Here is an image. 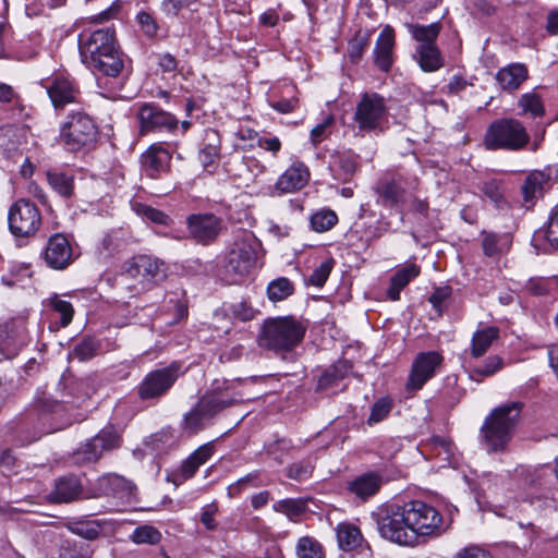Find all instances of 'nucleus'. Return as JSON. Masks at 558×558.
<instances>
[{"label":"nucleus","mask_w":558,"mask_h":558,"mask_svg":"<svg viewBox=\"0 0 558 558\" xmlns=\"http://www.w3.org/2000/svg\"><path fill=\"white\" fill-rule=\"evenodd\" d=\"M502 360L497 355L487 357L484 365L475 367L471 372V378L476 379L477 377H488L497 373L502 368Z\"/></svg>","instance_id":"51"},{"label":"nucleus","mask_w":558,"mask_h":558,"mask_svg":"<svg viewBox=\"0 0 558 558\" xmlns=\"http://www.w3.org/2000/svg\"><path fill=\"white\" fill-rule=\"evenodd\" d=\"M332 267V259L325 260L324 263H322L317 268L314 269V271L308 277V283L318 288L323 287L327 281Z\"/></svg>","instance_id":"53"},{"label":"nucleus","mask_w":558,"mask_h":558,"mask_svg":"<svg viewBox=\"0 0 558 558\" xmlns=\"http://www.w3.org/2000/svg\"><path fill=\"white\" fill-rule=\"evenodd\" d=\"M269 105L276 111L287 114L293 112L299 107V99L294 96L281 99H269Z\"/></svg>","instance_id":"58"},{"label":"nucleus","mask_w":558,"mask_h":558,"mask_svg":"<svg viewBox=\"0 0 558 558\" xmlns=\"http://www.w3.org/2000/svg\"><path fill=\"white\" fill-rule=\"evenodd\" d=\"M190 238L202 245L214 243L222 230V220L213 214H193L186 218Z\"/></svg>","instance_id":"16"},{"label":"nucleus","mask_w":558,"mask_h":558,"mask_svg":"<svg viewBox=\"0 0 558 558\" xmlns=\"http://www.w3.org/2000/svg\"><path fill=\"white\" fill-rule=\"evenodd\" d=\"M41 225V211L28 198H20L10 206L8 227L15 238L34 236L40 230Z\"/></svg>","instance_id":"9"},{"label":"nucleus","mask_w":558,"mask_h":558,"mask_svg":"<svg viewBox=\"0 0 558 558\" xmlns=\"http://www.w3.org/2000/svg\"><path fill=\"white\" fill-rule=\"evenodd\" d=\"M136 19L146 36L154 37L157 34L158 26L149 13L140 12Z\"/></svg>","instance_id":"62"},{"label":"nucleus","mask_w":558,"mask_h":558,"mask_svg":"<svg viewBox=\"0 0 558 558\" xmlns=\"http://www.w3.org/2000/svg\"><path fill=\"white\" fill-rule=\"evenodd\" d=\"M312 465L307 462H298L292 464L287 472L288 477L296 481H303L311 476Z\"/></svg>","instance_id":"61"},{"label":"nucleus","mask_w":558,"mask_h":558,"mask_svg":"<svg viewBox=\"0 0 558 558\" xmlns=\"http://www.w3.org/2000/svg\"><path fill=\"white\" fill-rule=\"evenodd\" d=\"M214 454V446L205 444L198 447L187 459H185L180 468L178 476L181 481L192 478L196 471L205 464Z\"/></svg>","instance_id":"28"},{"label":"nucleus","mask_w":558,"mask_h":558,"mask_svg":"<svg viewBox=\"0 0 558 558\" xmlns=\"http://www.w3.org/2000/svg\"><path fill=\"white\" fill-rule=\"evenodd\" d=\"M206 143L201 148L198 159L205 171L211 173L216 169L220 159V138L215 130L205 132Z\"/></svg>","instance_id":"27"},{"label":"nucleus","mask_w":558,"mask_h":558,"mask_svg":"<svg viewBox=\"0 0 558 558\" xmlns=\"http://www.w3.org/2000/svg\"><path fill=\"white\" fill-rule=\"evenodd\" d=\"M545 183H546V177L544 173H542V172L530 173L526 177V179L521 187L523 199L526 203H529V202H533L537 197L542 196Z\"/></svg>","instance_id":"40"},{"label":"nucleus","mask_w":558,"mask_h":558,"mask_svg":"<svg viewBox=\"0 0 558 558\" xmlns=\"http://www.w3.org/2000/svg\"><path fill=\"white\" fill-rule=\"evenodd\" d=\"M530 142L525 126L517 119L501 118L493 121L484 135L483 144L488 150L518 151Z\"/></svg>","instance_id":"4"},{"label":"nucleus","mask_w":558,"mask_h":558,"mask_svg":"<svg viewBox=\"0 0 558 558\" xmlns=\"http://www.w3.org/2000/svg\"><path fill=\"white\" fill-rule=\"evenodd\" d=\"M171 155L161 144H153L142 155L143 171L151 179L158 178L170 168Z\"/></svg>","instance_id":"21"},{"label":"nucleus","mask_w":558,"mask_h":558,"mask_svg":"<svg viewBox=\"0 0 558 558\" xmlns=\"http://www.w3.org/2000/svg\"><path fill=\"white\" fill-rule=\"evenodd\" d=\"M44 260L52 269H65L74 260L73 248L69 240L60 233L49 238L45 251Z\"/></svg>","instance_id":"17"},{"label":"nucleus","mask_w":558,"mask_h":558,"mask_svg":"<svg viewBox=\"0 0 558 558\" xmlns=\"http://www.w3.org/2000/svg\"><path fill=\"white\" fill-rule=\"evenodd\" d=\"M522 403L512 401L495 408L481 428L482 441L489 452L504 451L518 424Z\"/></svg>","instance_id":"1"},{"label":"nucleus","mask_w":558,"mask_h":558,"mask_svg":"<svg viewBox=\"0 0 558 558\" xmlns=\"http://www.w3.org/2000/svg\"><path fill=\"white\" fill-rule=\"evenodd\" d=\"M379 202L385 206H397L405 201V191L396 181H387L377 187Z\"/></svg>","instance_id":"36"},{"label":"nucleus","mask_w":558,"mask_h":558,"mask_svg":"<svg viewBox=\"0 0 558 558\" xmlns=\"http://www.w3.org/2000/svg\"><path fill=\"white\" fill-rule=\"evenodd\" d=\"M45 87L56 109L63 108L68 104L76 102L80 95L75 82L63 75L52 77L47 82Z\"/></svg>","instance_id":"19"},{"label":"nucleus","mask_w":558,"mask_h":558,"mask_svg":"<svg viewBox=\"0 0 558 558\" xmlns=\"http://www.w3.org/2000/svg\"><path fill=\"white\" fill-rule=\"evenodd\" d=\"M78 46L82 60L85 64L119 48L117 46L114 32L111 28H100L89 34H81Z\"/></svg>","instance_id":"13"},{"label":"nucleus","mask_w":558,"mask_h":558,"mask_svg":"<svg viewBox=\"0 0 558 558\" xmlns=\"http://www.w3.org/2000/svg\"><path fill=\"white\" fill-rule=\"evenodd\" d=\"M259 243L252 232H243L232 243L225 260V274L232 283L240 282L256 266Z\"/></svg>","instance_id":"5"},{"label":"nucleus","mask_w":558,"mask_h":558,"mask_svg":"<svg viewBox=\"0 0 558 558\" xmlns=\"http://www.w3.org/2000/svg\"><path fill=\"white\" fill-rule=\"evenodd\" d=\"M545 239L553 248L558 251V204L549 214Z\"/></svg>","instance_id":"52"},{"label":"nucleus","mask_w":558,"mask_h":558,"mask_svg":"<svg viewBox=\"0 0 558 558\" xmlns=\"http://www.w3.org/2000/svg\"><path fill=\"white\" fill-rule=\"evenodd\" d=\"M351 369L352 365L349 361H338L319 377L318 388L328 389L338 386V381L347 377Z\"/></svg>","instance_id":"35"},{"label":"nucleus","mask_w":558,"mask_h":558,"mask_svg":"<svg viewBox=\"0 0 558 558\" xmlns=\"http://www.w3.org/2000/svg\"><path fill=\"white\" fill-rule=\"evenodd\" d=\"M298 558H325L323 545L314 537L303 536L295 546Z\"/></svg>","instance_id":"42"},{"label":"nucleus","mask_w":558,"mask_h":558,"mask_svg":"<svg viewBox=\"0 0 558 558\" xmlns=\"http://www.w3.org/2000/svg\"><path fill=\"white\" fill-rule=\"evenodd\" d=\"M368 47L367 36H356L349 44V57L352 62H357Z\"/></svg>","instance_id":"59"},{"label":"nucleus","mask_w":558,"mask_h":558,"mask_svg":"<svg viewBox=\"0 0 558 558\" xmlns=\"http://www.w3.org/2000/svg\"><path fill=\"white\" fill-rule=\"evenodd\" d=\"M482 191L484 195L497 207L505 208L507 199L505 197V190L502 182L496 179L484 182Z\"/></svg>","instance_id":"44"},{"label":"nucleus","mask_w":558,"mask_h":558,"mask_svg":"<svg viewBox=\"0 0 558 558\" xmlns=\"http://www.w3.org/2000/svg\"><path fill=\"white\" fill-rule=\"evenodd\" d=\"M130 538L135 544L156 545L161 539V533L151 525H141L133 531Z\"/></svg>","instance_id":"47"},{"label":"nucleus","mask_w":558,"mask_h":558,"mask_svg":"<svg viewBox=\"0 0 558 558\" xmlns=\"http://www.w3.org/2000/svg\"><path fill=\"white\" fill-rule=\"evenodd\" d=\"M121 437L113 427L101 429L95 437L88 439L74 453L76 464L96 462L105 451L120 447Z\"/></svg>","instance_id":"12"},{"label":"nucleus","mask_w":558,"mask_h":558,"mask_svg":"<svg viewBox=\"0 0 558 558\" xmlns=\"http://www.w3.org/2000/svg\"><path fill=\"white\" fill-rule=\"evenodd\" d=\"M383 482L380 473L366 472L348 482L347 489L356 498L365 501L379 492Z\"/></svg>","instance_id":"23"},{"label":"nucleus","mask_w":558,"mask_h":558,"mask_svg":"<svg viewBox=\"0 0 558 558\" xmlns=\"http://www.w3.org/2000/svg\"><path fill=\"white\" fill-rule=\"evenodd\" d=\"M240 397L241 396L238 393H230L229 388L222 390L217 384L214 391L202 397L198 403L201 404V409H204L207 415L211 417L223 409L235 403Z\"/></svg>","instance_id":"25"},{"label":"nucleus","mask_w":558,"mask_h":558,"mask_svg":"<svg viewBox=\"0 0 558 558\" xmlns=\"http://www.w3.org/2000/svg\"><path fill=\"white\" fill-rule=\"evenodd\" d=\"M393 407V401L389 397H383L378 399L371 409L369 416L367 418L368 425L377 424L384 421L389 413L391 412Z\"/></svg>","instance_id":"48"},{"label":"nucleus","mask_w":558,"mask_h":558,"mask_svg":"<svg viewBox=\"0 0 558 558\" xmlns=\"http://www.w3.org/2000/svg\"><path fill=\"white\" fill-rule=\"evenodd\" d=\"M180 374L178 363L149 372L137 387L140 399L150 400L162 397L171 389Z\"/></svg>","instance_id":"11"},{"label":"nucleus","mask_w":558,"mask_h":558,"mask_svg":"<svg viewBox=\"0 0 558 558\" xmlns=\"http://www.w3.org/2000/svg\"><path fill=\"white\" fill-rule=\"evenodd\" d=\"M95 74L107 78H118L124 69L123 53L120 49L102 54L86 64ZM107 84V81L105 82Z\"/></svg>","instance_id":"24"},{"label":"nucleus","mask_w":558,"mask_h":558,"mask_svg":"<svg viewBox=\"0 0 558 558\" xmlns=\"http://www.w3.org/2000/svg\"><path fill=\"white\" fill-rule=\"evenodd\" d=\"M98 344L92 338H84L70 353V356L80 361H88L96 355Z\"/></svg>","instance_id":"50"},{"label":"nucleus","mask_w":558,"mask_h":558,"mask_svg":"<svg viewBox=\"0 0 558 558\" xmlns=\"http://www.w3.org/2000/svg\"><path fill=\"white\" fill-rule=\"evenodd\" d=\"M48 185L53 192L63 198H70L74 194V177L58 170L46 172Z\"/></svg>","instance_id":"32"},{"label":"nucleus","mask_w":558,"mask_h":558,"mask_svg":"<svg viewBox=\"0 0 558 558\" xmlns=\"http://www.w3.org/2000/svg\"><path fill=\"white\" fill-rule=\"evenodd\" d=\"M137 213L146 220H149L157 225L167 226L170 223V217L163 211L153 208L146 205H140L137 208Z\"/></svg>","instance_id":"54"},{"label":"nucleus","mask_w":558,"mask_h":558,"mask_svg":"<svg viewBox=\"0 0 558 558\" xmlns=\"http://www.w3.org/2000/svg\"><path fill=\"white\" fill-rule=\"evenodd\" d=\"M52 308L60 314L61 316V325L63 327L68 326L73 318V306L70 302L59 299L58 296H54L50 301Z\"/></svg>","instance_id":"55"},{"label":"nucleus","mask_w":558,"mask_h":558,"mask_svg":"<svg viewBox=\"0 0 558 558\" xmlns=\"http://www.w3.org/2000/svg\"><path fill=\"white\" fill-rule=\"evenodd\" d=\"M137 118L142 135L162 132L172 133L179 125V121L173 114L154 104L143 105L138 110Z\"/></svg>","instance_id":"14"},{"label":"nucleus","mask_w":558,"mask_h":558,"mask_svg":"<svg viewBox=\"0 0 558 558\" xmlns=\"http://www.w3.org/2000/svg\"><path fill=\"white\" fill-rule=\"evenodd\" d=\"M310 180V170L301 161H294L278 178L274 185L272 195L294 193L303 189Z\"/></svg>","instance_id":"18"},{"label":"nucleus","mask_w":558,"mask_h":558,"mask_svg":"<svg viewBox=\"0 0 558 558\" xmlns=\"http://www.w3.org/2000/svg\"><path fill=\"white\" fill-rule=\"evenodd\" d=\"M395 31L387 25L380 32L374 48V62L383 72H389L393 63Z\"/></svg>","instance_id":"22"},{"label":"nucleus","mask_w":558,"mask_h":558,"mask_svg":"<svg viewBox=\"0 0 558 558\" xmlns=\"http://www.w3.org/2000/svg\"><path fill=\"white\" fill-rule=\"evenodd\" d=\"M407 28L411 36L420 45H436V39L441 31V23L435 22L429 25L408 24Z\"/></svg>","instance_id":"38"},{"label":"nucleus","mask_w":558,"mask_h":558,"mask_svg":"<svg viewBox=\"0 0 558 558\" xmlns=\"http://www.w3.org/2000/svg\"><path fill=\"white\" fill-rule=\"evenodd\" d=\"M294 291L293 283L284 277L272 280L267 287L268 298L272 302H278L290 296Z\"/></svg>","instance_id":"43"},{"label":"nucleus","mask_w":558,"mask_h":558,"mask_svg":"<svg viewBox=\"0 0 558 558\" xmlns=\"http://www.w3.org/2000/svg\"><path fill=\"white\" fill-rule=\"evenodd\" d=\"M527 75V69L523 63H511L497 72L496 81L502 90L512 93L526 81Z\"/></svg>","instance_id":"26"},{"label":"nucleus","mask_w":558,"mask_h":558,"mask_svg":"<svg viewBox=\"0 0 558 558\" xmlns=\"http://www.w3.org/2000/svg\"><path fill=\"white\" fill-rule=\"evenodd\" d=\"M442 363V356L436 351L418 353L411 366V371L405 384L408 391H416L435 376L437 369Z\"/></svg>","instance_id":"15"},{"label":"nucleus","mask_w":558,"mask_h":558,"mask_svg":"<svg viewBox=\"0 0 558 558\" xmlns=\"http://www.w3.org/2000/svg\"><path fill=\"white\" fill-rule=\"evenodd\" d=\"M82 488L83 486L76 476H63L56 482L51 499L54 502H70L81 495Z\"/></svg>","instance_id":"29"},{"label":"nucleus","mask_w":558,"mask_h":558,"mask_svg":"<svg viewBox=\"0 0 558 558\" xmlns=\"http://www.w3.org/2000/svg\"><path fill=\"white\" fill-rule=\"evenodd\" d=\"M97 135L98 129L93 118L83 111L70 113L60 128V140L71 151L92 146Z\"/></svg>","instance_id":"7"},{"label":"nucleus","mask_w":558,"mask_h":558,"mask_svg":"<svg viewBox=\"0 0 558 558\" xmlns=\"http://www.w3.org/2000/svg\"><path fill=\"white\" fill-rule=\"evenodd\" d=\"M411 530L420 536H439L445 531L444 518L433 506L421 500L403 504Z\"/></svg>","instance_id":"8"},{"label":"nucleus","mask_w":558,"mask_h":558,"mask_svg":"<svg viewBox=\"0 0 558 558\" xmlns=\"http://www.w3.org/2000/svg\"><path fill=\"white\" fill-rule=\"evenodd\" d=\"M306 325L292 317L268 319L262 327L258 342L260 347L276 352H286L295 348L304 338Z\"/></svg>","instance_id":"2"},{"label":"nucleus","mask_w":558,"mask_h":558,"mask_svg":"<svg viewBox=\"0 0 558 558\" xmlns=\"http://www.w3.org/2000/svg\"><path fill=\"white\" fill-rule=\"evenodd\" d=\"M338 222L335 211L327 209L320 210L312 215L311 227L316 232H326Z\"/></svg>","instance_id":"46"},{"label":"nucleus","mask_w":558,"mask_h":558,"mask_svg":"<svg viewBox=\"0 0 558 558\" xmlns=\"http://www.w3.org/2000/svg\"><path fill=\"white\" fill-rule=\"evenodd\" d=\"M198 0H162L161 9L168 15L177 16L179 12L196 3Z\"/></svg>","instance_id":"60"},{"label":"nucleus","mask_w":558,"mask_h":558,"mask_svg":"<svg viewBox=\"0 0 558 558\" xmlns=\"http://www.w3.org/2000/svg\"><path fill=\"white\" fill-rule=\"evenodd\" d=\"M451 294V288L450 287H440L437 288L433 294L429 296V302L432 303L433 307L440 312L442 308V305L447 299H449Z\"/></svg>","instance_id":"63"},{"label":"nucleus","mask_w":558,"mask_h":558,"mask_svg":"<svg viewBox=\"0 0 558 558\" xmlns=\"http://www.w3.org/2000/svg\"><path fill=\"white\" fill-rule=\"evenodd\" d=\"M335 119L332 116L326 117L323 122L315 125L311 131V141L314 145H318L320 142H323L327 135L328 130L332 125Z\"/></svg>","instance_id":"56"},{"label":"nucleus","mask_w":558,"mask_h":558,"mask_svg":"<svg viewBox=\"0 0 558 558\" xmlns=\"http://www.w3.org/2000/svg\"><path fill=\"white\" fill-rule=\"evenodd\" d=\"M511 240L508 234L484 233L482 247L486 256L493 257L510 247Z\"/></svg>","instance_id":"39"},{"label":"nucleus","mask_w":558,"mask_h":558,"mask_svg":"<svg viewBox=\"0 0 558 558\" xmlns=\"http://www.w3.org/2000/svg\"><path fill=\"white\" fill-rule=\"evenodd\" d=\"M135 486L132 482L118 474H106L97 478L92 488V497L114 496L130 498L133 496Z\"/></svg>","instance_id":"20"},{"label":"nucleus","mask_w":558,"mask_h":558,"mask_svg":"<svg viewBox=\"0 0 558 558\" xmlns=\"http://www.w3.org/2000/svg\"><path fill=\"white\" fill-rule=\"evenodd\" d=\"M353 121L362 133H384L389 128V108L385 97L377 93L362 94Z\"/></svg>","instance_id":"6"},{"label":"nucleus","mask_w":558,"mask_h":558,"mask_svg":"<svg viewBox=\"0 0 558 558\" xmlns=\"http://www.w3.org/2000/svg\"><path fill=\"white\" fill-rule=\"evenodd\" d=\"M217 512L218 505L216 502L205 505L202 508L199 520L208 531L216 530L218 525L217 521L215 520V515L217 514Z\"/></svg>","instance_id":"57"},{"label":"nucleus","mask_w":558,"mask_h":558,"mask_svg":"<svg viewBox=\"0 0 558 558\" xmlns=\"http://www.w3.org/2000/svg\"><path fill=\"white\" fill-rule=\"evenodd\" d=\"M518 105L524 114L529 113L532 117H542L545 113L543 101L536 93H525L521 95Z\"/></svg>","instance_id":"45"},{"label":"nucleus","mask_w":558,"mask_h":558,"mask_svg":"<svg viewBox=\"0 0 558 558\" xmlns=\"http://www.w3.org/2000/svg\"><path fill=\"white\" fill-rule=\"evenodd\" d=\"M454 558H492V556L485 549L472 545L459 550Z\"/></svg>","instance_id":"64"},{"label":"nucleus","mask_w":558,"mask_h":558,"mask_svg":"<svg viewBox=\"0 0 558 558\" xmlns=\"http://www.w3.org/2000/svg\"><path fill=\"white\" fill-rule=\"evenodd\" d=\"M122 275L130 279H137L142 289H148L151 284L166 279L167 268L158 258L138 255L125 262Z\"/></svg>","instance_id":"10"},{"label":"nucleus","mask_w":558,"mask_h":558,"mask_svg":"<svg viewBox=\"0 0 558 558\" xmlns=\"http://www.w3.org/2000/svg\"><path fill=\"white\" fill-rule=\"evenodd\" d=\"M336 533L339 547L345 551L359 548L364 541L360 529L352 523L338 524Z\"/></svg>","instance_id":"31"},{"label":"nucleus","mask_w":558,"mask_h":558,"mask_svg":"<svg viewBox=\"0 0 558 558\" xmlns=\"http://www.w3.org/2000/svg\"><path fill=\"white\" fill-rule=\"evenodd\" d=\"M379 535L400 546L416 545V534L408 523L403 505H386L372 514Z\"/></svg>","instance_id":"3"},{"label":"nucleus","mask_w":558,"mask_h":558,"mask_svg":"<svg viewBox=\"0 0 558 558\" xmlns=\"http://www.w3.org/2000/svg\"><path fill=\"white\" fill-rule=\"evenodd\" d=\"M23 345V340L9 326H0V362L3 359L15 357Z\"/></svg>","instance_id":"34"},{"label":"nucleus","mask_w":558,"mask_h":558,"mask_svg":"<svg viewBox=\"0 0 558 558\" xmlns=\"http://www.w3.org/2000/svg\"><path fill=\"white\" fill-rule=\"evenodd\" d=\"M204 409H201V404L197 403L190 412L184 415L182 422V429L187 435H194L204 427V421L209 418Z\"/></svg>","instance_id":"41"},{"label":"nucleus","mask_w":558,"mask_h":558,"mask_svg":"<svg viewBox=\"0 0 558 558\" xmlns=\"http://www.w3.org/2000/svg\"><path fill=\"white\" fill-rule=\"evenodd\" d=\"M499 330L496 327H486L477 330L472 337L471 354L477 359L485 354L492 343L498 338Z\"/></svg>","instance_id":"37"},{"label":"nucleus","mask_w":558,"mask_h":558,"mask_svg":"<svg viewBox=\"0 0 558 558\" xmlns=\"http://www.w3.org/2000/svg\"><path fill=\"white\" fill-rule=\"evenodd\" d=\"M259 472L254 471L245 476L239 478L236 482L232 483L228 486V495L229 497H235L242 493V490L248 487H258L262 485L259 481Z\"/></svg>","instance_id":"49"},{"label":"nucleus","mask_w":558,"mask_h":558,"mask_svg":"<svg viewBox=\"0 0 558 558\" xmlns=\"http://www.w3.org/2000/svg\"><path fill=\"white\" fill-rule=\"evenodd\" d=\"M420 275L418 266L414 264L405 265L396 271L390 279V286L387 291V295L391 301L400 299L401 290L409 284L411 280Z\"/></svg>","instance_id":"30"},{"label":"nucleus","mask_w":558,"mask_h":558,"mask_svg":"<svg viewBox=\"0 0 558 558\" xmlns=\"http://www.w3.org/2000/svg\"><path fill=\"white\" fill-rule=\"evenodd\" d=\"M417 61L424 72H435L444 65V60L437 45H418Z\"/></svg>","instance_id":"33"}]
</instances>
